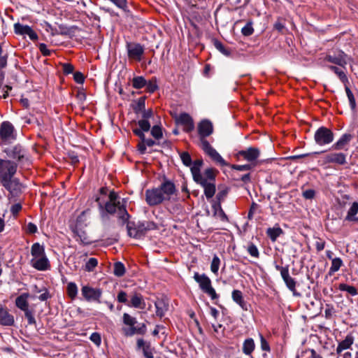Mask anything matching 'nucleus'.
Wrapping results in <instances>:
<instances>
[{
    "label": "nucleus",
    "instance_id": "58",
    "mask_svg": "<svg viewBox=\"0 0 358 358\" xmlns=\"http://www.w3.org/2000/svg\"><path fill=\"white\" fill-rule=\"evenodd\" d=\"M8 54L3 55V48L0 43V69H4L8 65Z\"/></svg>",
    "mask_w": 358,
    "mask_h": 358
},
{
    "label": "nucleus",
    "instance_id": "19",
    "mask_svg": "<svg viewBox=\"0 0 358 358\" xmlns=\"http://www.w3.org/2000/svg\"><path fill=\"white\" fill-rule=\"evenodd\" d=\"M136 124L138 125V128H133L132 131L134 135L138 136L141 141L140 142H145L146 140L145 136L144 134V132H147L150 131V122L146 121H138L137 122H135Z\"/></svg>",
    "mask_w": 358,
    "mask_h": 358
},
{
    "label": "nucleus",
    "instance_id": "3",
    "mask_svg": "<svg viewBox=\"0 0 358 358\" xmlns=\"http://www.w3.org/2000/svg\"><path fill=\"white\" fill-rule=\"evenodd\" d=\"M122 322L124 324L129 327L122 328V332L125 336L131 337L135 334L145 335L146 334V325L142 323L138 327H135V324L137 323L136 317H131L127 313L123 314Z\"/></svg>",
    "mask_w": 358,
    "mask_h": 358
},
{
    "label": "nucleus",
    "instance_id": "57",
    "mask_svg": "<svg viewBox=\"0 0 358 358\" xmlns=\"http://www.w3.org/2000/svg\"><path fill=\"white\" fill-rule=\"evenodd\" d=\"M212 327L214 330V336L220 338L224 336V328H222V325L221 324H212Z\"/></svg>",
    "mask_w": 358,
    "mask_h": 358
},
{
    "label": "nucleus",
    "instance_id": "22",
    "mask_svg": "<svg viewBox=\"0 0 358 358\" xmlns=\"http://www.w3.org/2000/svg\"><path fill=\"white\" fill-rule=\"evenodd\" d=\"M213 131V127L211 122L208 120H203L198 124V133L200 138H206Z\"/></svg>",
    "mask_w": 358,
    "mask_h": 358
},
{
    "label": "nucleus",
    "instance_id": "14",
    "mask_svg": "<svg viewBox=\"0 0 358 358\" xmlns=\"http://www.w3.org/2000/svg\"><path fill=\"white\" fill-rule=\"evenodd\" d=\"M323 162L324 164L345 165L347 163V155L343 152H331L323 157Z\"/></svg>",
    "mask_w": 358,
    "mask_h": 358
},
{
    "label": "nucleus",
    "instance_id": "6",
    "mask_svg": "<svg viewBox=\"0 0 358 358\" xmlns=\"http://www.w3.org/2000/svg\"><path fill=\"white\" fill-rule=\"evenodd\" d=\"M194 280L199 283L200 289L208 295L212 300L217 299L218 295L217 294L215 289L211 286L210 279L204 273L199 274L196 272L194 275Z\"/></svg>",
    "mask_w": 358,
    "mask_h": 358
},
{
    "label": "nucleus",
    "instance_id": "7",
    "mask_svg": "<svg viewBox=\"0 0 358 358\" xmlns=\"http://www.w3.org/2000/svg\"><path fill=\"white\" fill-rule=\"evenodd\" d=\"M125 48L129 61L140 62L143 57L145 48L143 45L136 42L127 41Z\"/></svg>",
    "mask_w": 358,
    "mask_h": 358
},
{
    "label": "nucleus",
    "instance_id": "42",
    "mask_svg": "<svg viewBox=\"0 0 358 358\" xmlns=\"http://www.w3.org/2000/svg\"><path fill=\"white\" fill-rule=\"evenodd\" d=\"M66 292L69 297L73 300L76 298L78 294V287L73 282H70L67 284Z\"/></svg>",
    "mask_w": 358,
    "mask_h": 358
},
{
    "label": "nucleus",
    "instance_id": "64",
    "mask_svg": "<svg viewBox=\"0 0 358 358\" xmlns=\"http://www.w3.org/2000/svg\"><path fill=\"white\" fill-rule=\"evenodd\" d=\"M67 156L71 164L76 165L80 162L79 157L77 153L75 152L74 151H69L67 153Z\"/></svg>",
    "mask_w": 358,
    "mask_h": 358
},
{
    "label": "nucleus",
    "instance_id": "2",
    "mask_svg": "<svg viewBox=\"0 0 358 358\" xmlns=\"http://www.w3.org/2000/svg\"><path fill=\"white\" fill-rule=\"evenodd\" d=\"M3 148V152L18 164H25L29 162V152L22 145L17 143L15 145H6Z\"/></svg>",
    "mask_w": 358,
    "mask_h": 358
},
{
    "label": "nucleus",
    "instance_id": "4",
    "mask_svg": "<svg viewBox=\"0 0 358 358\" xmlns=\"http://www.w3.org/2000/svg\"><path fill=\"white\" fill-rule=\"evenodd\" d=\"M85 213V211L82 212V213L77 217L76 225L73 228L72 231L74 234L73 238H76V241L80 242L83 245H90L93 241L90 239V237L83 229ZM85 226H86V224H85Z\"/></svg>",
    "mask_w": 358,
    "mask_h": 358
},
{
    "label": "nucleus",
    "instance_id": "31",
    "mask_svg": "<svg viewBox=\"0 0 358 358\" xmlns=\"http://www.w3.org/2000/svg\"><path fill=\"white\" fill-rule=\"evenodd\" d=\"M127 201L123 199V202L120 203L117 210V217L120 220H122V224H125L126 222H128L129 218L131 217V215L129 214L127 210V206H126Z\"/></svg>",
    "mask_w": 358,
    "mask_h": 358
},
{
    "label": "nucleus",
    "instance_id": "16",
    "mask_svg": "<svg viewBox=\"0 0 358 358\" xmlns=\"http://www.w3.org/2000/svg\"><path fill=\"white\" fill-rule=\"evenodd\" d=\"M224 199V190L219 189L215 199L212 200V211L213 216L224 220V210L222 208V201Z\"/></svg>",
    "mask_w": 358,
    "mask_h": 358
},
{
    "label": "nucleus",
    "instance_id": "20",
    "mask_svg": "<svg viewBox=\"0 0 358 358\" xmlns=\"http://www.w3.org/2000/svg\"><path fill=\"white\" fill-rule=\"evenodd\" d=\"M130 300L129 301L127 306L144 309L145 307V302L144 301L143 295L139 292H132L129 295Z\"/></svg>",
    "mask_w": 358,
    "mask_h": 358
},
{
    "label": "nucleus",
    "instance_id": "30",
    "mask_svg": "<svg viewBox=\"0 0 358 358\" xmlns=\"http://www.w3.org/2000/svg\"><path fill=\"white\" fill-rule=\"evenodd\" d=\"M358 213V202L355 201L351 205L348 210L347 215L345 217V221L353 222L358 223V217L356 215Z\"/></svg>",
    "mask_w": 358,
    "mask_h": 358
},
{
    "label": "nucleus",
    "instance_id": "17",
    "mask_svg": "<svg viewBox=\"0 0 358 358\" xmlns=\"http://www.w3.org/2000/svg\"><path fill=\"white\" fill-rule=\"evenodd\" d=\"M176 123L183 126V130L186 133L192 131L194 129V123L192 117L187 113H182L176 118Z\"/></svg>",
    "mask_w": 358,
    "mask_h": 358
},
{
    "label": "nucleus",
    "instance_id": "24",
    "mask_svg": "<svg viewBox=\"0 0 358 358\" xmlns=\"http://www.w3.org/2000/svg\"><path fill=\"white\" fill-rule=\"evenodd\" d=\"M352 139V135L350 134H343L339 139L332 145L331 149L334 150H341L345 149Z\"/></svg>",
    "mask_w": 358,
    "mask_h": 358
},
{
    "label": "nucleus",
    "instance_id": "46",
    "mask_svg": "<svg viewBox=\"0 0 358 358\" xmlns=\"http://www.w3.org/2000/svg\"><path fill=\"white\" fill-rule=\"evenodd\" d=\"M206 154L210 157L213 161L224 165V159L213 147Z\"/></svg>",
    "mask_w": 358,
    "mask_h": 358
},
{
    "label": "nucleus",
    "instance_id": "12",
    "mask_svg": "<svg viewBox=\"0 0 358 358\" xmlns=\"http://www.w3.org/2000/svg\"><path fill=\"white\" fill-rule=\"evenodd\" d=\"M157 229V224L153 221H138L137 231L132 235V238L140 239L145 236L148 231Z\"/></svg>",
    "mask_w": 358,
    "mask_h": 358
},
{
    "label": "nucleus",
    "instance_id": "50",
    "mask_svg": "<svg viewBox=\"0 0 358 358\" xmlns=\"http://www.w3.org/2000/svg\"><path fill=\"white\" fill-rule=\"evenodd\" d=\"M98 265V259L94 257L90 258L85 265V271L87 272H92Z\"/></svg>",
    "mask_w": 358,
    "mask_h": 358
},
{
    "label": "nucleus",
    "instance_id": "39",
    "mask_svg": "<svg viewBox=\"0 0 358 358\" xmlns=\"http://www.w3.org/2000/svg\"><path fill=\"white\" fill-rule=\"evenodd\" d=\"M233 300L238 304L243 309L247 310L246 303L243 299V294L240 290H234L232 292Z\"/></svg>",
    "mask_w": 358,
    "mask_h": 358
},
{
    "label": "nucleus",
    "instance_id": "8",
    "mask_svg": "<svg viewBox=\"0 0 358 358\" xmlns=\"http://www.w3.org/2000/svg\"><path fill=\"white\" fill-rule=\"evenodd\" d=\"M334 134L330 129L326 127H319L314 134L315 143L320 146L329 145L334 141Z\"/></svg>",
    "mask_w": 358,
    "mask_h": 358
},
{
    "label": "nucleus",
    "instance_id": "9",
    "mask_svg": "<svg viewBox=\"0 0 358 358\" xmlns=\"http://www.w3.org/2000/svg\"><path fill=\"white\" fill-rule=\"evenodd\" d=\"M259 156L260 150L255 147H250L246 150H240L235 155L237 160H240L241 158H243L244 160L255 166L257 164V159Z\"/></svg>",
    "mask_w": 358,
    "mask_h": 358
},
{
    "label": "nucleus",
    "instance_id": "63",
    "mask_svg": "<svg viewBox=\"0 0 358 358\" xmlns=\"http://www.w3.org/2000/svg\"><path fill=\"white\" fill-rule=\"evenodd\" d=\"M128 295L126 292L124 291H120L117 296V300L119 303H124L125 305H128L129 300H128Z\"/></svg>",
    "mask_w": 358,
    "mask_h": 358
},
{
    "label": "nucleus",
    "instance_id": "47",
    "mask_svg": "<svg viewBox=\"0 0 358 358\" xmlns=\"http://www.w3.org/2000/svg\"><path fill=\"white\" fill-rule=\"evenodd\" d=\"M150 134L152 136L158 141L163 137L162 127L159 125H154L152 128L150 127Z\"/></svg>",
    "mask_w": 358,
    "mask_h": 358
},
{
    "label": "nucleus",
    "instance_id": "34",
    "mask_svg": "<svg viewBox=\"0 0 358 358\" xmlns=\"http://www.w3.org/2000/svg\"><path fill=\"white\" fill-rule=\"evenodd\" d=\"M145 99L146 96H141L131 104L132 109L136 115L141 114L145 109Z\"/></svg>",
    "mask_w": 358,
    "mask_h": 358
},
{
    "label": "nucleus",
    "instance_id": "15",
    "mask_svg": "<svg viewBox=\"0 0 358 358\" xmlns=\"http://www.w3.org/2000/svg\"><path fill=\"white\" fill-rule=\"evenodd\" d=\"M345 54L341 50L329 52L324 57V62H329L338 66H344L346 64Z\"/></svg>",
    "mask_w": 358,
    "mask_h": 358
},
{
    "label": "nucleus",
    "instance_id": "43",
    "mask_svg": "<svg viewBox=\"0 0 358 358\" xmlns=\"http://www.w3.org/2000/svg\"><path fill=\"white\" fill-rule=\"evenodd\" d=\"M126 269L124 264L121 262L114 263L113 274L117 277H122L125 274Z\"/></svg>",
    "mask_w": 358,
    "mask_h": 358
},
{
    "label": "nucleus",
    "instance_id": "40",
    "mask_svg": "<svg viewBox=\"0 0 358 358\" xmlns=\"http://www.w3.org/2000/svg\"><path fill=\"white\" fill-rule=\"evenodd\" d=\"M131 83L132 87L136 90H141L147 85V80L142 76H134Z\"/></svg>",
    "mask_w": 358,
    "mask_h": 358
},
{
    "label": "nucleus",
    "instance_id": "32",
    "mask_svg": "<svg viewBox=\"0 0 358 358\" xmlns=\"http://www.w3.org/2000/svg\"><path fill=\"white\" fill-rule=\"evenodd\" d=\"M136 345L138 349H142L143 355L145 357L153 355L152 349L150 343H146L143 338H138L136 341Z\"/></svg>",
    "mask_w": 358,
    "mask_h": 358
},
{
    "label": "nucleus",
    "instance_id": "5",
    "mask_svg": "<svg viewBox=\"0 0 358 358\" xmlns=\"http://www.w3.org/2000/svg\"><path fill=\"white\" fill-rule=\"evenodd\" d=\"M16 138L14 126L9 121L2 122L0 125V146L9 145Z\"/></svg>",
    "mask_w": 358,
    "mask_h": 358
},
{
    "label": "nucleus",
    "instance_id": "28",
    "mask_svg": "<svg viewBox=\"0 0 358 358\" xmlns=\"http://www.w3.org/2000/svg\"><path fill=\"white\" fill-rule=\"evenodd\" d=\"M355 341V338L352 335V334H348L344 340L338 342L337 348H336V353L338 355H341V352L345 350L351 349L352 345H353Z\"/></svg>",
    "mask_w": 358,
    "mask_h": 358
},
{
    "label": "nucleus",
    "instance_id": "45",
    "mask_svg": "<svg viewBox=\"0 0 358 358\" xmlns=\"http://www.w3.org/2000/svg\"><path fill=\"white\" fill-rule=\"evenodd\" d=\"M225 166L231 167L232 169L240 171H250L254 169L255 165L253 164L249 163L244 165H236V164H230L227 162H225Z\"/></svg>",
    "mask_w": 358,
    "mask_h": 358
},
{
    "label": "nucleus",
    "instance_id": "62",
    "mask_svg": "<svg viewBox=\"0 0 358 358\" xmlns=\"http://www.w3.org/2000/svg\"><path fill=\"white\" fill-rule=\"evenodd\" d=\"M141 120L138 121H146L149 122V119L153 117L154 113L152 108L148 110L145 109L141 113Z\"/></svg>",
    "mask_w": 358,
    "mask_h": 358
},
{
    "label": "nucleus",
    "instance_id": "51",
    "mask_svg": "<svg viewBox=\"0 0 358 358\" xmlns=\"http://www.w3.org/2000/svg\"><path fill=\"white\" fill-rule=\"evenodd\" d=\"M24 313V317L28 321V324L29 325H36V321L34 317V309H27L23 310Z\"/></svg>",
    "mask_w": 358,
    "mask_h": 358
},
{
    "label": "nucleus",
    "instance_id": "53",
    "mask_svg": "<svg viewBox=\"0 0 358 358\" xmlns=\"http://www.w3.org/2000/svg\"><path fill=\"white\" fill-rule=\"evenodd\" d=\"M254 33L253 22L248 21L245 25L241 29V34L244 36H250Z\"/></svg>",
    "mask_w": 358,
    "mask_h": 358
},
{
    "label": "nucleus",
    "instance_id": "41",
    "mask_svg": "<svg viewBox=\"0 0 358 358\" xmlns=\"http://www.w3.org/2000/svg\"><path fill=\"white\" fill-rule=\"evenodd\" d=\"M255 344L252 338L245 340L243 345V352L247 355H250L255 350Z\"/></svg>",
    "mask_w": 358,
    "mask_h": 358
},
{
    "label": "nucleus",
    "instance_id": "38",
    "mask_svg": "<svg viewBox=\"0 0 358 358\" xmlns=\"http://www.w3.org/2000/svg\"><path fill=\"white\" fill-rule=\"evenodd\" d=\"M282 234L283 231L280 227L268 228L266 230V235L272 241H275Z\"/></svg>",
    "mask_w": 358,
    "mask_h": 358
},
{
    "label": "nucleus",
    "instance_id": "11",
    "mask_svg": "<svg viewBox=\"0 0 358 358\" xmlns=\"http://www.w3.org/2000/svg\"><path fill=\"white\" fill-rule=\"evenodd\" d=\"M81 294L87 301L101 303L100 299L102 296V289L100 288H94L90 285H84L81 288Z\"/></svg>",
    "mask_w": 358,
    "mask_h": 358
},
{
    "label": "nucleus",
    "instance_id": "10",
    "mask_svg": "<svg viewBox=\"0 0 358 358\" xmlns=\"http://www.w3.org/2000/svg\"><path fill=\"white\" fill-rule=\"evenodd\" d=\"M145 196V201L150 206L159 205L166 201L158 187L146 189Z\"/></svg>",
    "mask_w": 358,
    "mask_h": 358
},
{
    "label": "nucleus",
    "instance_id": "60",
    "mask_svg": "<svg viewBox=\"0 0 358 358\" xmlns=\"http://www.w3.org/2000/svg\"><path fill=\"white\" fill-rule=\"evenodd\" d=\"M217 172V171L215 169L208 168V169H206L204 171V176H205L204 178L206 180H209L210 181L215 180Z\"/></svg>",
    "mask_w": 358,
    "mask_h": 358
},
{
    "label": "nucleus",
    "instance_id": "49",
    "mask_svg": "<svg viewBox=\"0 0 358 358\" xmlns=\"http://www.w3.org/2000/svg\"><path fill=\"white\" fill-rule=\"evenodd\" d=\"M246 250L248 252V254L256 259H258L259 257V252L257 248V247L252 242L248 243Z\"/></svg>",
    "mask_w": 358,
    "mask_h": 358
},
{
    "label": "nucleus",
    "instance_id": "59",
    "mask_svg": "<svg viewBox=\"0 0 358 358\" xmlns=\"http://www.w3.org/2000/svg\"><path fill=\"white\" fill-rule=\"evenodd\" d=\"M335 313V308L334 306L331 303H327L325 305L324 310V317L327 320H330L332 318L333 315Z\"/></svg>",
    "mask_w": 358,
    "mask_h": 358
},
{
    "label": "nucleus",
    "instance_id": "25",
    "mask_svg": "<svg viewBox=\"0 0 358 358\" xmlns=\"http://www.w3.org/2000/svg\"><path fill=\"white\" fill-rule=\"evenodd\" d=\"M31 266L38 271H47L50 268V262L45 255L38 257L36 260L31 259Z\"/></svg>",
    "mask_w": 358,
    "mask_h": 358
},
{
    "label": "nucleus",
    "instance_id": "33",
    "mask_svg": "<svg viewBox=\"0 0 358 358\" xmlns=\"http://www.w3.org/2000/svg\"><path fill=\"white\" fill-rule=\"evenodd\" d=\"M29 297V293H22L18 296L15 299V306L21 310H24L29 308V303L27 301Z\"/></svg>",
    "mask_w": 358,
    "mask_h": 358
},
{
    "label": "nucleus",
    "instance_id": "1",
    "mask_svg": "<svg viewBox=\"0 0 358 358\" xmlns=\"http://www.w3.org/2000/svg\"><path fill=\"white\" fill-rule=\"evenodd\" d=\"M17 162L0 158V184L8 192V199L15 202L22 193L24 185L15 177L17 170Z\"/></svg>",
    "mask_w": 358,
    "mask_h": 358
},
{
    "label": "nucleus",
    "instance_id": "55",
    "mask_svg": "<svg viewBox=\"0 0 358 358\" xmlns=\"http://www.w3.org/2000/svg\"><path fill=\"white\" fill-rule=\"evenodd\" d=\"M125 224H127V234L129 237L132 238V235L137 231L138 222L129 221V220Z\"/></svg>",
    "mask_w": 358,
    "mask_h": 358
},
{
    "label": "nucleus",
    "instance_id": "56",
    "mask_svg": "<svg viewBox=\"0 0 358 358\" xmlns=\"http://www.w3.org/2000/svg\"><path fill=\"white\" fill-rule=\"evenodd\" d=\"M275 268L277 271H279L280 272L281 277L283 279L284 282L285 280H287V279H289L291 277L289 273V266H281L279 265H275Z\"/></svg>",
    "mask_w": 358,
    "mask_h": 358
},
{
    "label": "nucleus",
    "instance_id": "52",
    "mask_svg": "<svg viewBox=\"0 0 358 358\" xmlns=\"http://www.w3.org/2000/svg\"><path fill=\"white\" fill-rule=\"evenodd\" d=\"M181 161L185 166L189 167L192 164V157L188 152H178Z\"/></svg>",
    "mask_w": 358,
    "mask_h": 358
},
{
    "label": "nucleus",
    "instance_id": "29",
    "mask_svg": "<svg viewBox=\"0 0 358 358\" xmlns=\"http://www.w3.org/2000/svg\"><path fill=\"white\" fill-rule=\"evenodd\" d=\"M203 164V162L202 159H198L194 162H192V166H191L190 169L194 181L201 180V178L203 177L201 174V167L202 166Z\"/></svg>",
    "mask_w": 358,
    "mask_h": 358
},
{
    "label": "nucleus",
    "instance_id": "23",
    "mask_svg": "<svg viewBox=\"0 0 358 358\" xmlns=\"http://www.w3.org/2000/svg\"><path fill=\"white\" fill-rule=\"evenodd\" d=\"M199 184L204 189V194L208 199H212L215 193V185L213 182H208L205 178H201V180L195 181Z\"/></svg>",
    "mask_w": 358,
    "mask_h": 358
},
{
    "label": "nucleus",
    "instance_id": "26",
    "mask_svg": "<svg viewBox=\"0 0 358 358\" xmlns=\"http://www.w3.org/2000/svg\"><path fill=\"white\" fill-rule=\"evenodd\" d=\"M155 306L156 308V315L159 318H162L168 311L169 304L167 299L161 298L157 299L155 302Z\"/></svg>",
    "mask_w": 358,
    "mask_h": 358
},
{
    "label": "nucleus",
    "instance_id": "37",
    "mask_svg": "<svg viewBox=\"0 0 358 358\" xmlns=\"http://www.w3.org/2000/svg\"><path fill=\"white\" fill-rule=\"evenodd\" d=\"M31 254L34 258H38L45 255V252L44 246L40 245L39 243H34L31 248Z\"/></svg>",
    "mask_w": 358,
    "mask_h": 358
},
{
    "label": "nucleus",
    "instance_id": "54",
    "mask_svg": "<svg viewBox=\"0 0 358 358\" xmlns=\"http://www.w3.org/2000/svg\"><path fill=\"white\" fill-rule=\"evenodd\" d=\"M345 90L349 100L350 108L352 110H355L356 108V100L355 96L348 85L345 86Z\"/></svg>",
    "mask_w": 358,
    "mask_h": 358
},
{
    "label": "nucleus",
    "instance_id": "27",
    "mask_svg": "<svg viewBox=\"0 0 358 358\" xmlns=\"http://www.w3.org/2000/svg\"><path fill=\"white\" fill-rule=\"evenodd\" d=\"M14 323V316L9 313L7 308L0 307V324L10 327L13 326Z\"/></svg>",
    "mask_w": 358,
    "mask_h": 358
},
{
    "label": "nucleus",
    "instance_id": "61",
    "mask_svg": "<svg viewBox=\"0 0 358 358\" xmlns=\"http://www.w3.org/2000/svg\"><path fill=\"white\" fill-rule=\"evenodd\" d=\"M220 259L217 256L215 255L213 258L211 265H210V270L213 273H217L220 267Z\"/></svg>",
    "mask_w": 358,
    "mask_h": 358
},
{
    "label": "nucleus",
    "instance_id": "48",
    "mask_svg": "<svg viewBox=\"0 0 358 358\" xmlns=\"http://www.w3.org/2000/svg\"><path fill=\"white\" fill-rule=\"evenodd\" d=\"M338 289L341 291L348 292L352 296H356L358 294L357 289L355 287L345 283H341L338 286Z\"/></svg>",
    "mask_w": 358,
    "mask_h": 358
},
{
    "label": "nucleus",
    "instance_id": "13",
    "mask_svg": "<svg viewBox=\"0 0 358 358\" xmlns=\"http://www.w3.org/2000/svg\"><path fill=\"white\" fill-rule=\"evenodd\" d=\"M157 187L166 201H169L171 196L177 192L174 182L169 180L166 176H164L163 182Z\"/></svg>",
    "mask_w": 358,
    "mask_h": 358
},
{
    "label": "nucleus",
    "instance_id": "18",
    "mask_svg": "<svg viewBox=\"0 0 358 358\" xmlns=\"http://www.w3.org/2000/svg\"><path fill=\"white\" fill-rule=\"evenodd\" d=\"M15 34L20 36H28L31 41L38 40V37L37 34L29 25H24L20 22L14 24Z\"/></svg>",
    "mask_w": 358,
    "mask_h": 358
},
{
    "label": "nucleus",
    "instance_id": "21",
    "mask_svg": "<svg viewBox=\"0 0 358 358\" xmlns=\"http://www.w3.org/2000/svg\"><path fill=\"white\" fill-rule=\"evenodd\" d=\"M95 201L98 203L100 210H104L106 213L110 215H114L117 212V210L121 203L120 201H118L117 203L107 201L103 205L102 202H101V198L99 196H96Z\"/></svg>",
    "mask_w": 358,
    "mask_h": 358
},
{
    "label": "nucleus",
    "instance_id": "36",
    "mask_svg": "<svg viewBox=\"0 0 358 358\" xmlns=\"http://www.w3.org/2000/svg\"><path fill=\"white\" fill-rule=\"evenodd\" d=\"M343 265V261L340 257H335L331 259V265L328 272L329 275H333L341 268Z\"/></svg>",
    "mask_w": 358,
    "mask_h": 358
},
{
    "label": "nucleus",
    "instance_id": "44",
    "mask_svg": "<svg viewBox=\"0 0 358 358\" xmlns=\"http://www.w3.org/2000/svg\"><path fill=\"white\" fill-rule=\"evenodd\" d=\"M156 77H152L150 80L147 81V85H145L147 92L152 94L159 89Z\"/></svg>",
    "mask_w": 358,
    "mask_h": 358
},
{
    "label": "nucleus",
    "instance_id": "35",
    "mask_svg": "<svg viewBox=\"0 0 358 358\" xmlns=\"http://www.w3.org/2000/svg\"><path fill=\"white\" fill-rule=\"evenodd\" d=\"M113 2L117 7L122 9L124 13L125 17H129L133 19L134 16L132 12L129 9L127 6V0H110Z\"/></svg>",
    "mask_w": 358,
    "mask_h": 358
}]
</instances>
